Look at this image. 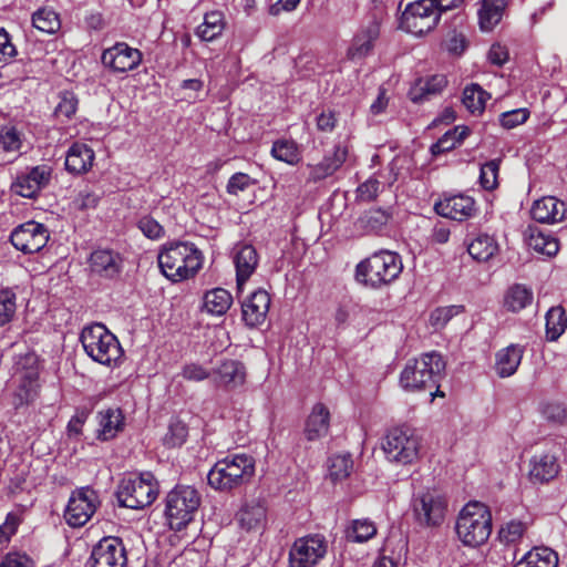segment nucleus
Returning <instances> with one entry per match:
<instances>
[{
    "mask_svg": "<svg viewBox=\"0 0 567 567\" xmlns=\"http://www.w3.org/2000/svg\"><path fill=\"white\" fill-rule=\"evenodd\" d=\"M138 228L150 239H158L164 234V228L150 216H144L138 220Z\"/></svg>",
    "mask_w": 567,
    "mask_h": 567,
    "instance_id": "680f3d73",
    "label": "nucleus"
},
{
    "mask_svg": "<svg viewBox=\"0 0 567 567\" xmlns=\"http://www.w3.org/2000/svg\"><path fill=\"white\" fill-rule=\"evenodd\" d=\"M237 520L241 528L250 532L264 529L267 522V509L261 501L246 503L237 513Z\"/></svg>",
    "mask_w": 567,
    "mask_h": 567,
    "instance_id": "cd10ccee",
    "label": "nucleus"
},
{
    "mask_svg": "<svg viewBox=\"0 0 567 567\" xmlns=\"http://www.w3.org/2000/svg\"><path fill=\"white\" fill-rule=\"evenodd\" d=\"M567 328V316L563 307H553L546 313V338L556 341Z\"/></svg>",
    "mask_w": 567,
    "mask_h": 567,
    "instance_id": "79ce46f5",
    "label": "nucleus"
},
{
    "mask_svg": "<svg viewBox=\"0 0 567 567\" xmlns=\"http://www.w3.org/2000/svg\"><path fill=\"white\" fill-rule=\"evenodd\" d=\"M491 95L478 84H471L463 91L462 102L464 106L474 115L482 114L485 110L486 101Z\"/></svg>",
    "mask_w": 567,
    "mask_h": 567,
    "instance_id": "58836bf2",
    "label": "nucleus"
},
{
    "mask_svg": "<svg viewBox=\"0 0 567 567\" xmlns=\"http://www.w3.org/2000/svg\"><path fill=\"white\" fill-rule=\"evenodd\" d=\"M225 25L226 22L223 12H207L203 23L196 29V35L203 41H213L223 33Z\"/></svg>",
    "mask_w": 567,
    "mask_h": 567,
    "instance_id": "4c0bfd02",
    "label": "nucleus"
},
{
    "mask_svg": "<svg viewBox=\"0 0 567 567\" xmlns=\"http://www.w3.org/2000/svg\"><path fill=\"white\" fill-rule=\"evenodd\" d=\"M524 348L509 344L496 353L495 371L501 378L513 375L520 364Z\"/></svg>",
    "mask_w": 567,
    "mask_h": 567,
    "instance_id": "7c9ffc66",
    "label": "nucleus"
},
{
    "mask_svg": "<svg viewBox=\"0 0 567 567\" xmlns=\"http://www.w3.org/2000/svg\"><path fill=\"white\" fill-rule=\"evenodd\" d=\"M213 380L217 386L231 390L246 381V368L243 362L226 359L213 371Z\"/></svg>",
    "mask_w": 567,
    "mask_h": 567,
    "instance_id": "4be33fe9",
    "label": "nucleus"
},
{
    "mask_svg": "<svg viewBox=\"0 0 567 567\" xmlns=\"http://www.w3.org/2000/svg\"><path fill=\"white\" fill-rule=\"evenodd\" d=\"M99 499L95 491L82 487L72 493L64 513L66 523L72 527L85 525L96 511Z\"/></svg>",
    "mask_w": 567,
    "mask_h": 567,
    "instance_id": "2eb2a0df",
    "label": "nucleus"
},
{
    "mask_svg": "<svg viewBox=\"0 0 567 567\" xmlns=\"http://www.w3.org/2000/svg\"><path fill=\"white\" fill-rule=\"evenodd\" d=\"M162 274L173 282L194 277L203 266V254L195 244L174 241L165 245L157 256Z\"/></svg>",
    "mask_w": 567,
    "mask_h": 567,
    "instance_id": "f257e3e1",
    "label": "nucleus"
},
{
    "mask_svg": "<svg viewBox=\"0 0 567 567\" xmlns=\"http://www.w3.org/2000/svg\"><path fill=\"white\" fill-rule=\"evenodd\" d=\"M381 183L373 177H370L358 187V196L362 200H373L380 190Z\"/></svg>",
    "mask_w": 567,
    "mask_h": 567,
    "instance_id": "69168bd1",
    "label": "nucleus"
},
{
    "mask_svg": "<svg viewBox=\"0 0 567 567\" xmlns=\"http://www.w3.org/2000/svg\"><path fill=\"white\" fill-rule=\"evenodd\" d=\"M420 437L410 429L395 427L389 431L382 443L386 458L396 464L409 465L420 455Z\"/></svg>",
    "mask_w": 567,
    "mask_h": 567,
    "instance_id": "1a4fd4ad",
    "label": "nucleus"
},
{
    "mask_svg": "<svg viewBox=\"0 0 567 567\" xmlns=\"http://www.w3.org/2000/svg\"><path fill=\"white\" fill-rule=\"evenodd\" d=\"M533 301V292L523 285L512 286L504 298V306L512 312H518Z\"/></svg>",
    "mask_w": 567,
    "mask_h": 567,
    "instance_id": "ea45409f",
    "label": "nucleus"
},
{
    "mask_svg": "<svg viewBox=\"0 0 567 567\" xmlns=\"http://www.w3.org/2000/svg\"><path fill=\"white\" fill-rule=\"evenodd\" d=\"M529 113L526 109H517L509 112H505L501 115V125L505 128H513L527 121Z\"/></svg>",
    "mask_w": 567,
    "mask_h": 567,
    "instance_id": "13d9d810",
    "label": "nucleus"
},
{
    "mask_svg": "<svg viewBox=\"0 0 567 567\" xmlns=\"http://www.w3.org/2000/svg\"><path fill=\"white\" fill-rule=\"evenodd\" d=\"M99 430L97 439L110 441L114 439L124 427V415L118 408H109L97 414Z\"/></svg>",
    "mask_w": 567,
    "mask_h": 567,
    "instance_id": "c85d7f7f",
    "label": "nucleus"
},
{
    "mask_svg": "<svg viewBox=\"0 0 567 567\" xmlns=\"http://www.w3.org/2000/svg\"><path fill=\"white\" fill-rule=\"evenodd\" d=\"M557 554L547 547H536L529 550L514 567H556Z\"/></svg>",
    "mask_w": 567,
    "mask_h": 567,
    "instance_id": "e433bc0d",
    "label": "nucleus"
},
{
    "mask_svg": "<svg viewBox=\"0 0 567 567\" xmlns=\"http://www.w3.org/2000/svg\"><path fill=\"white\" fill-rule=\"evenodd\" d=\"M78 100L74 94L65 92L60 96V102L54 109L56 117L70 118L76 111Z\"/></svg>",
    "mask_w": 567,
    "mask_h": 567,
    "instance_id": "864d4df0",
    "label": "nucleus"
},
{
    "mask_svg": "<svg viewBox=\"0 0 567 567\" xmlns=\"http://www.w3.org/2000/svg\"><path fill=\"white\" fill-rule=\"evenodd\" d=\"M464 311L463 306H446L436 308L430 315V323L435 329L443 328L453 317Z\"/></svg>",
    "mask_w": 567,
    "mask_h": 567,
    "instance_id": "8fccbe9b",
    "label": "nucleus"
},
{
    "mask_svg": "<svg viewBox=\"0 0 567 567\" xmlns=\"http://www.w3.org/2000/svg\"><path fill=\"white\" fill-rule=\"evenodd\" d=\"M415 520L426 527L439 526L445 518L447 501L436 488H427L417 493L412 502Z\"/></svg>",
    "mask_w": 567,
    "mask_h": 567,
    "instance_id": "9d476101",
    "label": "nucleus"
},
{
    "mask_svg": "<svg viewBox=\"0 0 567 567\" xmlns=\"http://www.w3.org/2000/svg\"><path fill=\"white\" fill-rule=\"evenodd\" d=\"M348 148L342 145H336L331 152H328L322 161L311 166L310 179L318 182L333 175L346 162Z\"/></svg>",
    "mask_w": 567,
    "mask_h": 567,
    "instance_id": "b1692460",
    "label": "nucleus"
},
{
    "mask_svg": "<svg viewBox=\"0 0 567 567\" xmlns=\"http://www.w3.org/2000/svg\"><path fill=\"white\" fill-rule=\"evenodd\" d=\"M327 554V542L321 535L296 539L289 550L290 567H316Z\"/></svg>",
    "mask_w": 567,
    "mask_h": 567,
    "instance_id": "4468645a",
    "label": "nucleus"
},
{
    "mask_svg": "<svg viewBox=\"0 0 567 567\" xmlns=\"http://www.w3.org/2000/svg\"><path fill=\"white\" fill-rule=\"evenodd\" d=\"M14 373L20 380L16 393V405L28 404L37 396L39 379V359L34 352L19 355L14 361Z\"/></svg>",
    "mask_w": 567,
    "mask_h": 567,
    "instance_id": "ddd939ff",
    "label": "nucleus"
},
{
    "mask_svg": "<svg viewBox=\"0 0 567 567\" xmlns=\"http://www.w3.org/2000/svg\"><path fill=\"white\" fill-rule=\"evenodd\" d=\"M526 241L530 249L548 257L555 256L559 250L558 240L551 235L543 233L537 227H528Z\"/></svg>",
    "mask_w": 567,
    "mask_h": 567,
    "instance_id": "473e14b6",
    "label": "nucleus"
},
{
    "mask_svg": "<svg viewBox=\"0 0 567 567\" xmlns=\"http://www.w3.org/2000/svg\"><path fill=\"white\" fill-rule=\"evenodd\" d=\"M445 370V362L436 352L422 354L406 362L400 375V384L408 391H430L431 401L444 396L439 390V381Z\"/></svg>",
    "mask_w": 567,
    "mask_h": 567,
    "instance_id": "f03ea898",
    "label": "nucleus"
},
{
    "mask_svg": "<svg viewBox=\"0 0 567 567\" xmlns=\"http://www.w3.org/2000/svg\"><path fill=\"white\" fill-rule=\"evenodd\" d=\"M233 302L231 295L224 288H215L204 295L203 309L214 316L227 312Z\"/></svg>",
    "mask_w": 567,
    "mask_h": 567,
    "instance_id": "c9c22d12",
    "label": "nucleus"
},
{
    "mask_svg": "<svg viewBox=\"0 0 567 567\" xmlns=\"http://www.w3.org/2000/svg\"><path fill=\"white\" fill-rule=\"evenodd\" d=\"M434 210L442 217L463 221L475 214V200L463 194L452 195L436 202Z\"/></svg>",
    "mask_w": 567,
    "mask_h": 567,
    "instance_id": "aec40b11",
    "label": "nucleus"
},
{
    "mask_svg": "<svg viewBox=\"0 0 567 567\" xmlns=\"http://www.w3.org/2000/svg\"><path fill=\"white\" fill-rule=\"evenodd\" d=\"M254 184L255 181L248 174L236 173L228 179L226 189L230 195H238Z\"/></svg>",
    "mask_w": 567,
    "mask_h": 567,
    "instance_id": "6e6d98bb",
    "label": "nucleus"
},
{
    "mask_svg": "<svg viewBox=\"0 0 567 567\" xmlns=\"http://www.w3.org/2000/svg\"><path fill=\"white\" fill-rule=\"evenodd\" d=\"M503 13L499 10L487 8L483 3L478 11L481 29L483 31H491L502 20Z\"/></svg>",
    "mask_w": 567,
    "mask_h": 567,
    "instance_id": "5fc2aeb1",
    "label": "nucleus"
},
{
    "mask_svg": "<svg viewBox=\"0 0 567 567\" xmlns=\"http://www.w3.org/2000/svg\"><path fill=\"white\" fill-rule=\"evenodd\" d=\"M441 13L432 0L411 2L402 13L401 28L414 35H422L436 27Z\"/></svg>",
    "mask_w": 567,
    "mask_h": 567,
    "instance_id": "9b49d317",
    "label": "nucleus"
},
{
    "mask_svg": "<svg viewBox=\"0 0 567 567\" xmlns=\"http://www.w3.org/2000/svg\"><path fill=\"white\" fill-rule=\"evenodd\" d=\"M99 203V196L89 190H82L75 198V204L80 209L94 208Z\"/></svg>",
    "mask_w": 567,
    "mask_h": 567,
    "instance_id": "774afa93",
    "label": "nucleus"
},
{
    "mask_svg": "<svg viewBox=\"0 0 567 567\" xmlns=\"http://www.w3.org/2000/svg\"><path fill=\"white\" fill-rule=\"evenodd\" d=\"M127 563L126 547L118 537L102 538L92 549L86 563L87 567H125Z\"/></svg>",
    "mask_w": 567,
    "mask_h": 567,
    "instance_id": "dca6fc26",
    "label": "nucleus"
},
{
    "mask_svg": "<svg viewBox=\"0 0 567 567\" xmlns=\"http://www.w3.org/2000/svg\"><path fill=\"white\" fill-rule=\"evenodd\" d=\"M143 61V53L126 42H116L105 49L101 55L102 64L114 73H126L135 70Z\"/></svg>",
    "mask_w": 567,
    "mask_h": 567,
    "instance_id": "f3484780",
    "label": "nucleus"
},
{
    "mask_svg": "<svg viewBox=\"0 0 567 567\" xmlns=\"http://www.w3.org/2000/svg\"><path fill=\"white\" fill-rule=\"evenodd\" d=\"M32 25L44 33H55L61 28L59 14L49 7L38 9L32 14Z\"/></svg>",
    "mask_w": 567,
    "mask_h": 567,
    "instance_id": "a19ab883",
    "label": "nucleus"
},
{
    "mask_svg": "<svg viewBox=\"0 0 567 567\" xmlns=\"http://www.w3.org/2000/svg\"><path fill=\"white\" fill-rule=\"evenodd\" d=\"M558 473L556 458L549 454L534 456L530 461L529 477L534 482L544 483L554 478Z\"/></svg>",
    "mask_w": 567,
    "mask_h": 567,
    "instance_id": "72a5a7b5",
    "label": "nucleus"
},
{
    "mask_svg": "<svg viewBox=\"0 0 567 567\" xmlns=\"http://www.w3.org/2000/svg\"><path fill=\"white\" fill-rule=\"evenodd\" d=\"M182 375L188 381L200 382L208 379L213 373L198 363H189L183 368Z\"/></svg>",
    "mask_w": 567,
    "mask_h": 567,
    "instance_id": "e2e57ef3",
    "label": "nucleus"
},
{
    "mask_svg": "<svg viewBox=\"0 0 567 567\" xmlns=\"http://www.w3.org/2000/svg\"><path fill=\"white\" fill-rule=\"evenodd\" d=\"M271 155L281 162L289 165H295L300 161V153L298 145L291 140H278L274 142L271 147Z\"/></svg>",
    "mask_w": 567,
    "mask_h": 567,
    "instance_id": "a18cd8bd",
    "label": "nucleus"
},
{
    "mask_svg": "<svg viewBox=\"0 0 567 567\" xmlns=\"http://www.w3.org/2000/svg\"><path fill=\"white\" fill-rule=\"evenodd\" d=\"M49 237V230L43 224L31 220L18 226L11 233L10 239L23 254H34L47 245Z\"/></svg>",
    "mask_w": 567,
    "mask_h": 567,
    "instance_id": "a211bd4d",
    "label": "nucleus"
},
{
    "mask_svg": "<svg viewBox=\"0 0 567 567\" xmlns=\"http://www.w3.org/2000/svg\"><path fill=\"white\" fill-rule=\"evenodd\" d=\"M0 567H34V563L24 554L8 553L1 559Z\"/></svg>",
    "mask_w": 567,
    "mask_h": 567,
    "instance_id": "0e129e2a",
    "label": "nucleus"
},
{
    "mask_svg": "<svg viewBox=\"0 0 567 567\" xmlns=\"http://www.w3.org/2000/svg\"><path fill=\"white\" fill-rule=\"evenodd\" d=\"M234 262L236 266V281L238 290H241L245 282L256 270L258 254L254 246L241 245L236 247Z\"/></svg>",
    "mask_w": 567,
    "mask_h": 567,
    "instance_id": "5701e85b",
    "label": "nucleus"
},
{
    "mask_svg": "<svg viewBox=\"0 0 567 567\" xmlns=\"http://www.w3.org/2000/svg\"><path fill=\"white\" fill-rule=\"evenodd\" d=\"M80 340L85 353L106 367L117 365L124 354L117 338L102 323L85 327Z\"/></svg>",
    "mask_w": 567,
    "mask_h": 567,
    "instance_id": "423d86ee",
    "label": "nucleus"
},
{
    "mask_svg": "<svg viewBox=\"0 0 567 567\" xmlns=\"http://www.w3.org/2000/svg\"><path fill=\"white\" fill-rule=\"evenodd\" d=\"M330 425V412L322 404L317 403L311 413L309 414L306 426L305 435L308 441L319 440L328 434Z\"/></svg>",
    "mask_w": 567,
    "mask_h": 567,
    "instance_id": "c756f323",
    "label": "nucleus"
},
{
    "mask_svg": "<svg viewBox=\"0 0 567 567\" xmlns=\"http://www.w3.org/2000/svg\"><path fill=\"white\" fill-rule=\"evenodd\" d=\"M158 483L151 472L123 478L117 487L116 497L121 506L142 509L150 506L158 495Z\"/></svg>",
    "mask_w": 567,
    "mask_h": 567,
    "instance_id": "0eeeda50",
    "label": "nucleus"
},
{
    "mask_svg": "<svg viewBox=\"0 0 567 567\" xmlns=\"http://www.w3.org/2000/svg\"><path fill=\"white\" fill-rule=\"evenodd\" d=\"M526 525L520 520H511L499 529L498 537L504 544H515L524 536Z\"/></svg>",
    "mask_w": 567,
    "mask_h": 567,
    "instance_id": "09e8293b",
    "label": "nucleus"
},
{
    "mask_svg": "<svg viewBox=\"0 0 567 567\" xmlns=\"http://www.w3.org/2000/svg\"><path fill=\"white\" fill-rule=\"evenodd\" d=\"M17 311V293L12 288L0 289V327L11 322Z\"/></svg>",
    "mask_w": 567,
    "mask_h": 567,
    "instance_id": "49530a36",
    "label": "nucleus"
},
{
    "mask_svg": "<svg viewBox=\"0 0 567 567\" xmlns=\"http://www.w3.org/2000/svg\"><path fill=\"white\" fill-rule=\"evenodd\" d=\"M255 460L247 454H235L218 461L207 475L208 484L218 491H230L254 476Z\"/></svg>",
    "mask_w": 567,
    "mask_h": 567,
    "instance_id": "39448f33",
    "label": "nucleus"
},
{
    "mask_svg": "<svg viewBox=\"0 0 567 567\" xmlns=\"http://www.w3.org/2000/svg\"><path fill=\"white\" fill-rule=\"evenodd\" d=\"M458 128H453L446 132L436 143L431 146V153L436 156L442 153L449 152L456 147L457 140H455V135Z\"/></svg>",
    "mask_w": 567,
    "mask_h": 567,
    "instance_id": "052dcab7",
    "label": "nucleus"
},
{
    "mask_svg": "<svg viewBox=\"0 0 567 567\" xmlns=\"http://www.w3.org/2000/svg\"><path fill=\"white\" fill-rule=\"evenodd\" d=\"M329 476L331 481H343L350 476L353 470V461L350 454H337L329 458Z\"/></svg>",
    "mask_w": 567,
    "mask_h": 567,
    "instance_id": "c03bdc74",
    "label": "nucleus"
},
{
    "mask_svg": "<svg viewBox=\"0 0 567 567\" xmlns=\"http://www.w3.org/2000/svg\"><path fill=\"white\" fill-rule=\"evenodd\" d=\"M94 152L86 144L74 143L70 146L65 156V168L71 174H84L93 165Z\"/></svg>",
    "mask_w": 567,
    "mask_h": 567,
    "instance_id": "bb28decb",
    "label": "nucleus"
},
{
    "mask_svg": "<svg viewBox=\"0 0 567 567\" xmlns=\"http://www.w3.org/2000/svg\"><path fill=\"white\" fill-rule=\"evenodd\" d=\"M270 307V296L264 289L251 292L241 303L243 320L249 328L261 326Z\"/></svg>",
    "mask_w": 567,
    "mask_h": 567,
    "instance_id": "412c9836",
    "label": "nucleus"
},
{
    "mask_svg": "<svg viewBox=\"0 0 567 567\" xmlns=\"http://www.w3.org/2000/svg\"><path fill=\"white\" fill-rule=\"evenodd\" d=\"M90 267L93 272L105 278H113L121 271L122 259L118 254L109 249H97L91 254Z\"/></svg>",
    "mask_w": 567,
    "mask_h": 567,
    "instance_id": "a878e982",
    "label": "nucleus"
},
{
    "mask_svg": "<svg viewBox=\"0 0 567 567\" xmlns=\"http://www.w3.org/2000/svg\"><path fill=\"white\" fill-rule=\"evenodd\" d=\"M18 51L16 45L12 43L10 34L3 29H0V63L10 62Z\"/></svg>",
    "mask_w": 567,
    "mask_h": 567,
    "instance_id": "bf43d9fd",
    "label": "nucleus"
},
{
    "mask_svg": "<svg viewBox=\"0 0 567 567\" xmlns=\"http://www.w3.org/2000/svg\"><path fill=\"white\" fill-rule=\"evenodd\" d=\"M402 270V259L398 254L380 250L357 265L355 278L365 286L380 288L394 281Z\"/></svg>",
    "mask_w": 567,
    "mask_h": 567,
    "instance_id": "7ed1b4c3",
    "label": "nucleus"
},
{
    "mask_svg": "<svg viewBox=\"0 0 567 567\" xmlns=\"http://www.w3.org/2000/svg\"><path fill=\"white\" fill-rule=\"evenodd\" d=\"M0 145L6 152H19L22 134L14 126H6L0 132Z\"/></svg>",
    "mask_w": 567,
    "mask_h": 567,
    "instance_id": "603ef678",
    "label": "nucleus"
},
{
    "mask_svg": "<svg viewBox=\"0 0 567 567\" xmlns=\"http://www.w3.org/2000/svg\"><path fill=\"white\" fill-rule=\"evenodd\" d=\"M377 534V527L370 519H354L346 530V537L349 542L365 543Z\"/></svg>",
    "mask_w": 567,
    "mask_h": 567,
    "instance_id": "37998d69",
    "label": "nucleus"
},
{
    "mask_svg": "<svg viewBox=\"0 0 567 567\" xmlns=\"http://www.w3.org/2000/svg\"><path fill=\"white\" fill-rule=\"evenodd\" d=\"M316 123L318 131L330 133L334 130L337 124L336 114L332 111H323L317 116Z\"/></svg>",
    "mask_w": 567,
    "mask_h": 567,
    "instance_id": "338daca9",
    "label": "nucleus"
},
{
    "mask_svg": "<svg viewBox=\"0 0 567 567\" xmlns=\"http://www.w3.org/2000/svg\"><path fill=\"white\" fill-rule=\"evenodd\" d=\"M187 437V427L183 422L175 421L168 425V430L163 437V443L167 447L181 446Z\"/></svg>",
    "mask_w": 567,
    "mask_h": 567,
    "instance_id": "3c124183",
    "label": "nucleus"
},
{
    "mask_svg": "<svg viewBox=\"0 0 567 567\" xmlns=\"http://www.w3.org/2000/svg\"><path fill=\"white\" fill-rule=\"evenodd\" d=\"M467 251L477 261H487L498 251V244L487 234H478L467 245Z\"/></svg>",
    "mask_w": 567,
    "mask_h": 567,
    "instance_id": "f704fd0d",
    "label": "nucleus"
},
{
    "mask_svg": "<svg viewBox=\"0 0 567 567\" xmlns=\"http://www.w3.org/2000/svg\"><path fill=\"white\" fill-rule=\"evenodd\" d=\"M21 523L20 516L16 513H9L6 520L0 525V545L7 544L16 534Z\"/></svg>",
    "mask_w": 567,
    "mask_h": 567,
    "instance_id": "4d7b16f0",
    "label": "nucleus"
},
{
    "mask_svg": "<svg viewBox=\"0 0 567 567\" xmlns=\"http://www.w3.org/2000/svg\"><path fill=\"white\" fill-rule=\"evenodd\" d=\"M447 80L442 74L432 75L425 80H419L410 91V97L415 103L429 100L432 95L442 92L446 86Z\"/></svg>",
    "mask_w": 567,
    "mask_h": 567,
    "instance_id": "2f4dec72",
    "label": "nucleus"
},
{
    "mask_svg": "<svg viewBox=\"0 0 567 567\" xmlns=\"http://www.w3.org/2000/svg\"><path fill=\"white\" fill-rule=\"evenodd\" d=\"M200 504L198 492L192 486H176L166 497V516L172 529L185 528Z\"/></svg>",
    "mask_w": 567,
    "mask_h": 567,
    "instance_id": "6e6552de",
    "label": "nucleus"
},
{
    "mask_svg": "<svg viewBox=\"0 0 567 567\" xmlns=\"http://www.w3.org/2000/svg\"><path fill=\"white\" fill-rule=\"evenodd\" d=\"M381 13L372 12L367 20L360 24L347 49L346 56L348 60H362L372 54L381 34Z\"/></svg>",
    "mask_w": 567,
    "mask_h": 567,
    "instance_id": "f8f14e48",
    "label": "nucleus"
},
{
    "mask_svg": "<svg viewBox=\"0 0 567 567\" xmlns=\"http://www.w3.org/2000/svg\"><path fill=\"white\" fill-rule=\"evenodd\" d=\"M501 159L495 158L481 166L480 184L486 190H493L498 186Z\"/></svg>",
    "mask_w": 567,
    "mask_h": 567,
    "instance_id": "de8ad7c7",
    "label": "nucleus"
},
{
    "mask_svg": "<svg viewBox=\"0 0 567 567\" xmlns=\"http://www.w3.org/2000/svg\"><path fill=\"white\" fill-rule=\"evenodd\" d=\"M51 175L52 168L45 164L27 168L17 175L11 189L21 197L33 198L49 185Z\"/></svg>",
    "mask_w": 567,
    "mask_h": 567,
    "instance_id": "6ab92c4d",
    "label": "nucleus"
},
{
    "mask_svg": "<svg viewBox=\"0 0 567 567\" xmlns=\"http://www.w3.org/2000/svg\"><path fill=\"white\" fill-rule=\"evenodd\" d=\"M565 204L554 196L536 200L530 209L533 219L543 224H555L565 216Z\"/></svg>",
    "mask_w": 567,
    "mask_h": 567,
    "instance_id": "393cba45",
    "label": "nucleus"
},
{
    "mask_svg": "<svg viewBox=\"0 0 567 567\" xmlns=\"http://www.w3.org/2000/svg\"><path fill=\"white\" fill-rule=\"evenodd\" d=\"M455 530L463 545L478 547L492 533V515L487 506L480 502L467 503L460 512Z\"/></svg>",
    "mask_w": 567,
    "mask_h": 567,
    "instance_id": "20e7f679",
    "label": "nucleus"
}]
</instances>
